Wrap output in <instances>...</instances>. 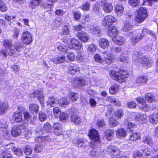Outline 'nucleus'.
Returning <instances> with one entry per match:
<instances>
[{
  "label": "nucleus",
  "instance_id": "f257e3e1",
  "mask_svg": "<svg viewBox=\"0 0 158 158\" xmlns=\"http://www.w3.org/2000/svg\"><path fill=\"white\" fill-rule=\"evenodd\" d=\"M141 53L135 51L134 52L133 58L135 61V64L137 66L145 65L150 66L153 62V60L150 57L143 56L140 57Z\"/></svg>",
  "mask_w": 158,
  "mask_h": 158
},
{
  "label": "nucleus",
  "instance_id": "f03ea898",
  "mask_svg": "<svg viewBox=\"0 0 158 158\" xmlns=\"http://www.w3.org/2000/svg\"><path fill=\"white\" fill-rule=\"evenodd\" d=\"M88 136L90 139L93 140L91 144L94 146H91V147L94 149L96 148L97 146L100 142V137L98 132L95 129H92L89 131Z\"/></svg>",
  "mask_w": 158,
  "mask_h": 158
},
{
  "label": "nucleus",
  "instance_id": "7ed1b4c3",
  "mask_svg": "<svg viewBox=\"0 0 158 158\" xmlns=\"http://www.w3.org/2000/svg\"><path fill=\"white\" fill-rule=\"evenodd\" d=\"M119 72H116L114 70L110 71L109 74L111 78H114V79H124L128 77L127 72L124 69L120 68L118 69Z\"/></svg>",
  "mask_w": 158,
  "mask_h": 158
},
{
  "label": "nucleus",
  "instance_id": "20e7f679",
  "mask_svg": "<svg viewBox=\"0 0 158 158\" xmlns=\"http://www.w3.org/2000/svg\"><path fill=\"white\" fill-rule=\"evenodd\" d=\"M137 11V15L134 20L137 23H140L148 17L147 10L145 7H141Z\"/></svg>",
  "mask_w": 158,
  "mask_h": 158
},
{
  "label": "nucleus",
  "instance_id": "39448f33",
  "mask_svg": "<svg viewBox=\"0 0 158 158\" xmlns=\"http://www.w3.org/2000/svg\"><path fill=\"white\" fill-rule=\"evenodd\" d=\"M21 40L25 44L28 45L32 41V35L28 31H24L22 34Z\"/></svg>",
  "mask_w": 158,
  "mask_h": 158
},
{
  "label": "nucleus",
  "instance_id": "423d86ee",
  "mask_svg": "<svg viewBox=\"0 0 158 158\" xmlns=\"http://www.w3.org/2000/svg\"><path fill=\"white\" fill-rule=\"evenodd\" d=\"M106 151L108 153L111 154V155L115 157H118L120 155V151L115 146L111 145L107 147Z\"/></svg>",
  "mask_w": 158,
  "mask_h": 158
},
{
  "label": "nucleus",
  "instance_id": "0eeeda50",
  "mask_svg": "<svg viewBox=\"0 0 158 158\" xmlns=\"http://www.w3.org/2000/svg\"><path fill=\"white\" fill-rule=\"evenodd\" d=\"M15 51L12 49H2L0 51V56L3 59H5L8 55L14 56L15 55Z\"/></svg>",
  "mask_w": 158,
  "mask_h": 158
},
{
  "label": "nucleus",
  "instance_id": "6e6552de",
  "mask_svg": "<svg viewBox=\"0 0 158 158\" xmlns=\"http://www.w3.org/2000/svg\"><path fill=\"white\" fill-rule=\"evenodd\" d=\"M69 45V48L70 49L73 48L76 50L80 49L82 47V44L76 39L71 40L70 44Z\"/></svg>",
  "mask_w": 158,
  "mask_h": 158
},
{
  "label": "nucleus",
  "instance_id": "1a4fd4ad",
  "mask_svg": "<svg viewBox=\"0 0 158 158\" xmlns=\"http://www.w3.org/2000/svg\"><path fill=\"white\" fill-rule=\"evenodd\" d=\"M136 100L138 104H139V106L140 109L144 111H148L149 109V106L146 104L143 98H137Z\"/></svg>",
  "mask_w": 158,
  "mask_h": 158
},
{
  "label": "nucleus",
  "instance_id": "9d476101",
  "mask_svg": "<svg viewBox=\"0 0 158 158\" xmlns=\"http://www.w3.org/2000/svg\"><path fill=\"white\" fill-rule=\"evenodd\" d=\"M143 35H140L139 31H137L134 32L132 34L131 39V43L133 45L141 40L143 38Z\"/></svg>",
  "mask_w": 158,
  "mask_h": 158
},
{
  "label": "nucleus",
  "instance_id": "9b49d317",
  "mask_svg": "<svg viewBox=\"0 0 158 158\" xmlns=\"http://www.w3.org/2000/svg\"><path fill=\"white\" fill-rule=\"evenodd\" d=\"M116 19L112 15H108L105 16L103 19V25L104 26H109L116 21Z\"/></svg>",
  "mask_w": 158,
  "mask_h": 158
},
{
  "label": "nucleus",
  "instance_id": "f8f14e48",
  "mask_svg": "<svg viewBox=\"0 0 158 158\" xmlns=\"http://www.w3.org/2000/svg\"><path fill=\"white\" fill-rule=\"evenodd\" d=\"M153 151H151L148 148L145 149L142 153V156L144 158H151L152 154L153 152H156L158 150L157 148H155L154 146L152 147Z\"/></svg>",
  "mask_w": 158,
  "mask_h": 158
},
{
  "label": "nucleus",
  "instance_id": "ddd939ff",
  "mask_svg": "<svg viewBox=\"0 0 158 158\" xmlns=\"http://www.w3.org/2000/svg\"><path fill=\"white\" fill-rule=\"evenodd\" d=\"M77 36L81 41L83 43L87 42L89 39L88 34L84 31H81L77 33Z\"/></svg>",
  "mask_w": 158,
  "mask_h": 158
},
{
  "label": "nucleus",
  "instance_id": "4468645a",
  "mask_svg": "<svg viewBox=\"0 0 158 158\" xmlns=\"http://www.w3.org/2000/svg\"><path fill=\"white\" fill-rule=\"evenodd\" d=\"M53 128L55 130V134L57 135L63 134V131L62 126L60 124L58 123H55L53 125Z\"/></svg>",
  "mask_w": 158,
  "mask_h": 158
},
{
  "label": "nucleus",
  "instance_id": "2eb2a0df",
  "mask_svg": "<svg viewBox=\"0 0 158 158\" xmlns=\"http://www.w3.org/2000/svg\"><path fill=\"white\" fill-rule=\"evenodd\" d=\"M33 95L35 97L37 98L38 100L41 104H43L44 103V96L42 91H40L36 89L34 91Z\"/></svg>",
  "mask_w": 158,
  "mask_h": 158
},
{
  "label": "nucleus",
  "instance_id": "dca6fc26",
  "mask_svg": "<svg viewBox=\"0 0 158 158\" xmlns=\"http://www.w3.org/2000/svg\"><path fill=\"white\" fill-rule=\"evenodd\" d=\"M102 54L105 63L107 64H111L113 59L112 55L110 53L106 52H103Z\"/></svg>",
  "mask_w": 158,
  "mask_h": 158
},
{
  "label": "nucleus",
  "instance_id": "f3484780",
  "mask_svg": "<svg viewBox=\"0 0 158 158\" xmlns=\"http://www.w3.org/2000/svg\"><path fill=\"white\" fill-rule=\"evenodd\" d=\"M102 54L105 63L107 64H111L113 59L112 55L110 53L106 52H103Z\"/></svg>",
  "mask_w": 158,
  "mask_h": 158
},
{
  "label": "nucleus",
  "instance_id": "a211bd4d",
  "mask_svg": "<svg viewBox=\"0 0 158 158\" xmlns=\"http://www.w3.org/2000/svg\"><path fill=\"white\" fill-rule=\"evenodd\" d=\"M108 32V35L113 38L118 34V31L116 27L111 26L109 27Z\"/></svg>",
  "mask_w": 158,
  "mask_h": 158
},
{
  "label": "nucleus",
  "instance_id": "6ab92c4d",
  "mask_svg": "<svg viewBox=\"0 0 158 158\" xmlns=\"http://www.w3.org/2000/svg\"><path fill=\"white\" fill-rule=\"evenodd\" d=\"M9 108V105L7 102H0V114H4Z\"/></svg>",
  "mask_w": 158,
  "mask_h": 158
},
{
  "label": "nucleus",
  "instance_id": "aec40b11",
  "mask_svg": "<svg viewBox=\"0 0 158 158\" xmlns=\"http://www.w3.org/2000/svg\"><path fill=\"white\" fill-rule=\"evenodd\" d=\"M47 102L48 105L51 106H56L58 104L57 99L54 98L52 96H51L49 98Z\"/></svg>",
  "mask_w": 158,
  "mask_h": 158
},
{
  "label": "nucleus",
  "instance_id": "412c9836",
  "mask_svg": "<svg viewBox=\"0 0 158 158\" xmlns=\"http://www.w3.org/2000/svg\"><path fill=\"white\" fill-rule=\"evenodd\" d=\"M22 131L19 126H15L12 128L11 132L12 135L14 137L19 136Z\"/></svg>",
  "mask_w": 158,
  "mask_h": 158
},
{
  "label": "nucleus",
  "instance_id": "4be33fe9",
  "mask_svg": "<svg viewBox=\"0 0 158 158\" xmlns=\"http://www.w3.org/2000/svg\"><path fill=\"white\" fill-rule=\"evenodd\" d=\"M117 137L119 139H123L126 137L127 133L126 131L123 129L117 130L115 133Z\"/></svg>",
  "mask_w": 158,
  "mask_h": 158
},
{
  "label": "nucleus",
  "instance_id": "5701e85b",
  "mask_svg": "<svg viewBox=\"0 0 158 158\" xmlns=\"http://www.w3.org/2000/svg\"><path fill=\"white\" fill-rule=\"evenodd\" d=\"M114 10L118 15L121 16L123 14L124 8L122 5L118 4L115 6Z\"/></svg>",
  "mask_w": 158,
  "mask_h": 158
},
{
  "label": "nucleus",
  "instance_id": "b1692460",
  "mask_svg": "<svg viewBox=\"0 0 158 158\" xmlns=\"http://www.w3.org/2000/svg\"><path fill=\"white\" fill-rule=\"evenodd\" d=\"M105 136L107 140L110 141L112 139L114 135V131L113 130L107 129L104 132Z\"/></svg>",
  "mask_w": 158,
  "mask_h": 158
},
{
  "label": "nucleus",
  "instance_id": "393cba45",
  "mask_svg": "<svg viewBox=\"0 0 158 158\" xmlns=\"http://www.w3.org/2000/svg\"><path fill=\"white\" fill-rule=\"evenodd\" d=\"M88 30L93 34H98L100 31V29L98 26L94 25H89L88 26Z\"/></svg>",
  "mask_w": 158,
  "mask_h": 158
},
{
  "label": "nucleus",
  "instance_id": "a878e982",
  "mask_svg": "<svg viewBox=\"0 0 158 158\" xmlns=\"http://www.w3.org/2000/svg\"><path fill=\"white\" fill-rule=\"evenodd\" d=\"M112 41L115 44L118 45H122L125 43L123 37L120 36H117L112 38Z\"/></svg>",
  "mask_w": 158,
  "mask_h": 158
},
{
  "label": "nucleus",
  "instance_id": "bb28decb",
  "mask_svg": "<svg viewBox=\"0 0 158 158\" xmlns=\"http://www.w3.org/2000/svg\"><path fill=\"white\" fill-rule=\"evenodd\" d=\"M109 44V41L106 39H101L99 41V46L104 49L107 48Z\"/></svg>",
  "mask_w": 158,
  "mask_h": 158
},
{
  "label": "nucleus",
  "instance_id": "cd10ccee",
  "mask_svg": "<svg viewBox=\"0 0 158 158\" xmlns=\"http://www.w3.org/2000/svg\"><path fill=\"white\" fill-rule=\"evenodd\" d=\"M68 69L69 72L71 74L75 73L78 70L77 66L73 63H71L68 65Z\"/></svg>",
  "mask_w": 158,
  "mask_h": 158
},
{
  "label": "nucleus",
  "instance_id": "c85d7f7f",
  "mask_svg": "<svg viewBox=\"0 0 158 158\" xmlns=\"http://www.w3.org/2000/svg\"><path fill=\"white\" fill-rule=\"evenodd\" d=\"M52 61L55 64H58L64 62L65 60V56L63 55H60L57 57L54 58Z\"/></svg>",
  "mask_w": 158,
  "mask_h": 158
},
{
  "label": "nucleus",
  "instance_id": "c756f323",
  "mask_svg": "<svg viewBox=\"0 0 158 158\" xmlns=\"http://www.w3.org/2000/svg\"><path fill=\"white\" fill-rule=\"evenodd\" d=\"M42 2V0H31L29 4V6L31 8L34 9L36 6H39Z\"/></svg>",
  "mask_w": 158,
  "mask_h": 158
},
{
  "label": "nucleus",
  "instance_id": "7c9ffc66",
  "mask_svg": "<svg viewBox=\"0 0 158 158\" xmlns=\"http://www.w3.org/2000/svg\"><path fill=\"white\" fill-rule=\"evenodd\" d=\"M143 142L146 144L149 145L150 146L153 145V142L152 138L149 136H144L143 138Z\"/></svg>",
  "mask_w": 158,
  "mask_h": 158
},
{
  "label": "nucleus",
  "instance_id": "2f4dec72",
  "mask_svg": "<svg viewBox=\"0 0 158 158\" xmlns=\"http://www.w3.org/2000/svg\"><path fill=\"white\" fill-rule=\"evenodd\" d=\"M35 141L40 143L41 142L49 141H50L51 138L49 136H39L35 138Z\"/></svg>",
  "mask_w": 158,
  "mask_h": 158
},
{
  "label": "nucleus",
  "instance_id": "473e14b6",
  "mask_svg": "<svg viewBox=\"0 0 158 158\" xmlns=\"http://www.w3.org/2000/svg\"><path fill=\"white\" fill-rule=\"evenodd\" d=\"M103 9L105 12L109 13L112 11L113 9V7L109 3H104L103 5Z\"/></svg>",
  "mask_w": 158,
  "mask_h": 158
},
{
  "label": "nucleus",
  "instance_id": "72a5a7b5",
  "mask_svg": "<svg viewBox=\"0 0 158 158\" xmlns=\"http://www.w3.org/2000/svg\"><path fill=\"white\" fill-rule=\"evenodd\" d=\"M107 100L116 106H119L121 105L120 102L112 96L108 97L107 98Z\"/></svg>",
  "mask_w": 158,
  "mask_h": 158
},
{
  "label": "nucleus",
  "instance_id": "f704fd0d",
  "mask_svg": "<svg viewBox=\"0 0 158 158\" xmlns=\"http://www.w3.org/2000/svg\"><path fill=\"white\" fill-rule=\"evenodd\" d=\"M13 156L7 150H2L0 152V158H12Z\"/></svg>",
  "mask_w": 158,
  "mask_h": 158
},
{
  "label": "nucleus",
  "instance_id": "c9c22d12",
  "mask_svg": "<svg viewBox=\"0 0 158 158\" xmlns=\"http://www.w3.org/2000/svg\"><path fill=\"white\" fill-rule=\"evenodd\" d=\"M132 25L129 21L125 22L123 26V30L125 31H127L132 29Z\"/></svg>",
  "mask_w": 158,
  "mask_h": 158
},
{
  "label": "nucleus",
  "instance_id": "e433bc0d",
  "mask_svg": "<svg viewBox=\"0 0 158 158\" xmlns=\"http://www.w3.org/2000/svg\"><path fill=\"white\" fill-rule=\"evenodd\" d=\"M149 121L153 125H156L158 122V117L156 114H151L149 118Z\"/></svg>",
  "mask_w": 158,
  "mask_h": 158
},
{
  "label": "nucleus",
  "instance_id": "4c0bfd02",
  "mask_svg": "<svg viewBox=\"0 0 158 158\" xmlns=\"http://www.w3.org/2000/svg\"><path fill=\"white\" fill-rule=\"evenodd\" d=\"M12 40H6L3 42L4 46L6 49H12Z\"/></svg>",
  "mask_w": 158,
  "mask_h": 158
},
{
  "label": "nucleus",
  "instance_id": "58836bf2",
  "mask_svg": "<svg viewBox=\"0 0 158 158\" xmlns=\"http://www.w3.org/2000/svg\"><path fill=\"white\" fill-rule=\"evenodd\" d=\"M8 125L6 121L4 119H2L0 120V129L2 131H4L7 129Z\"/></svg>",
  "mask_w": 158,
  "mask_h": 158
},
{
  "label": "nucleus",
  "instance_id": "ea45409f",
  "mask_svg": "<svg viewBox=\"0 0 158 158\" xmlns=\"http://www.w3.org/2000/svg\"><path fill=\"white\" fill-rule=\"evenodd\" d=\"M58 51L61 54H64L68 51V48L66 46L62 44L57 47Z\"/></svg>",
  "mask_w": 158,
  "mask_h": 158
},
{
  "label": "nucleus",
  "instance_id": "a19ab883",
  "mask_svg": "<svg viewBox=\"0 0 158 158\" xmlns=\"http://www.w3.org/2000/svg\"><path fill=\"white\" fill-rule=\"evenodd\" d=\"M140 138V134L138 132L133 133L130 136V140L135 141Z\"/></svg>",
  "mask_w": 158,
  "mask_h": 158
},
{
  "label": "nucleus",
  "instance_id": "79ce46f5",
  "mask_svg": "<svg viewBox=\"0 0 158 158\" xmlns=\"http://www.w3.org/2000/svg\"><path fill=\"white\" fill-rule=\"evenodd\" d=\"M145 98L146 100L150 103L157 100L154 95L151 93H148L146 94Z\"/></svg>",
  "mask_w": 158,
  "mask_h": 158
},
{
  "label": "nucleus",
  "instance_id": "37998d69",
  "mask_svg": "<svg viewBox=\"0 0 158 158\" xmlns=\"http://www.w3.org/2000/svg\"><path fill=\"white\" fill-rule=\"evenodd\" d=\"M22 115L20 112H16L14 114L13 118L15 121L19 122L21 121L22 120Z\"/></svg>",
  "mask_w": 158,
  "mask_h": 158
},
{
  "label": "nucleus",
  "instance_id": "c03bdc74",
  "mask_svg": "<svg viewBox=\"0 0 158 158\" xmlns=\"http://www.w3.org/2000/svg\"><path fill=\"white\" fill-rule=\"evenodd\" d=\"M79 97V95L75 92H72L69 96V98L73 102L76 101Z\"/></svg>",
  "mask_w": 158,
  "mask_h": 158
},
{
  "label": "nucleus",
  "instance_id": "a18cd8bd",
  "mask_svg": "<svg viewBox=\"0 0 158 158\" xmlns=\"http://www.w3.org/2000/svg\"><path fill=\"white\" fill-rule=\"evenodd\" d=\"M29 109L32 113H37L39 111V106L36 104H31L29 106Z\"/></svg>",
  "mask_w": 158,
  "mask_h": 158
},
{
  "label": "nucleus",
  "instance_id": "49530a36",
  "mask_svg": "<svg viewBox=\"0 0 158 158\" xmlns=\"http://www.w3.org/2000/svg\"><path fill=\"white\" fill-rule=\"evenodd\" d=\"M71 121L75 124H78L81 122L80 118L77 115H73L71 116Z\"/></svg>",
  "mask_w": 158,
  "mask_h": 158
},
{
  "label": "nucleus",
  "instance_id": "de8ad7c7",
  "mask_svg": "<svg viewBox=\"0 0 158 158\" xmlns=\"http://www.w3.org/2000/svg\"><path fill=\"white\" fill-rule=\"evenodd\" d=\"M73 143L79 147H83L84 142L81 139H77L73 141Z\"/></svg>",
  "mask_w": 158,
  "mask_h": 158
},
{
  "label": "nucleus",
  "instance_id": "09e8293b",
  "mask_svg": "<svg viewBox=\"0 0 158 158\" xmlns=\"http://www.w3.org/2000/svg\"><path fill=\"white\" fill-rule=\"evenodd\" d=\"M58 103L60 105L62 106L63 107H65V105H68L70 103L69 101L68 100V99L65 98H62L58 100Z\"/></svg>",
  "mask_w": 158,
  "mask_h": 158
},
{
  "label": "nucleus",
  "instance_id": "8fccbe9b",
  "mask_svg": "<svg viewBox=\"0 0 158 158\" xmlns=\"http://www.w3.org/2000/svg\"><path fill=\"white\" fill-rule=\"evenodd\" d=\"M146 116L140 114L137 115L135 118V120L141 123H145L146 121Z\"/></svg>",
  "mask_w": 158,
  "mask_h": 158
},
{
  "label": "nucleus",
  "instance_id": "3c124183",
  "mask_svg": "<svg viewBox=\"0 0 158 158\" xmlns=\"http://www.w3.org/2000/svg\"><path fill=\"white\" fill-rule=\"evenodd\" d=\"M12 150L14 154L18 156H21L23 154L22 149L20 148L14 147L12 148Z\"/></svg>",
  "mask_w": 158,
  "mask_h": 158
},
{
  "label": "nucleus",
  "instance_id": "603ef678",
  "mask_svg": "<svg viewBox=\"0 0 158 158\" xmlns=\"http://www.w3.org/2000/svg\"><path fill=\"white\" fill-rule=\"evenodd\" d=\"M8 10V7L6 3L3 1L0 0V11L5 12Z\"/></svg>",
  "mask_w": 158,
  "mask_h": 158
},
{
  "label": "nucleus",
  "instance_id": "864d4df0",
  "mask_svg": "<svg viewBox=\"0 0 158 158\" xmlns=\"http://www.w3.org/2000/svg\"><path fill=\"white\" fill-rule=\"evenodd\" d=\"M139 32L140 33V35H143V37L147 33L153 36L155 35L154 33L148 29H143L142 31L140 32Z\"/></svg>",
  "mask_w": 158,
  "mask_h": 158
},
{
  "label": "nucleus",
  "instance_id": "5fc2aeb1",
  "mask_svg": "<svg viewBox=\"0 0 158 158\" xmlns=\"http://www.w3.org/2000/svg\"><path fill=\"white\" fill-rule=\"evenodd\" d=\"M69 32L70 31L69 27L67 25H64L60 33L63 35H66L69 34Z\"/></svg>",
  "mask_w": 158,
  "mask_h": 158
},
{
  "label": "nucleus",
  "instance_id": "6e6d98bb",
  "mask_svg": "<svg viewBox=\"0 0 158 158\" xmlns=\"http://www.w3.org/2000/svg\"><path fill=\"white\" fill-rule=\"evenodd\" d=\"M39 118L40 121H45L47 119V116L44 113L40 111L39 114Z\"/></svg>",
  "mask_w": 158,
  "mask_h": 158
},
{
  "label": "nucleus",
  "instance_id": "4d7b16f0",
  "mask_svg": "<svg viewBox=\"0 0 158 158\" xmlns=\"http://www.w3.org/2000/svg\"><path fill=\"white\" fill-rule=\"evenodd\" d=\"M118 87L116 85L112 86L109 89V92L111 94H115L118 90Z\"/></svg>",
  "mask_w": 158,
  "mask_h": 158
},
{
  "label": "nucleus",
  "instance_id": "13d9d810",
  "mask_svg": "<svg viewBox=\"0 0 158 158\" xmlns=\"http://www.w3.org/2000/svg\"><path fill=\"white\" fill-rule=\"evenodd\" d=\"M136 125L134 124L129 122L128 123L127 128L129 131H132L136 128Z\"/></svg>",
  "mask_w": 158,
  "mask_h": 158
},
{
  "label": "nucleus",
  "instance_id": "bf43d9fd",
  "mask_svg": "<svg viewBox=\"0 0 158 158\" xmlns=\"http://www.w3.org/2000/svg\"><path fill=\"white\" fill-rule=\"evenodd\" d=\"M23 150L25 154L27 155H31L32 152V149L28 145L26 146L25 147Z\"/></svg>",
  "mask_w": 158,
  "mask_h": 158
},
{
  "label": "nucleus",
  "instance_id": "052dcab7",
  "mask_svg": "<svg viewBox=\"0 0 158 158\" xmlns=\"http://www.w3.org/2000/svg\"><path fill=\"white\" fill-rule=\"evenodd\" d=\"M139 0H129V3L133 7H135L139 5Z\"/></svg>",
  "mask_w": 158,
  "mask_h": 158
},
{
  "label": "nucleus",
  "instance_id": "680f3d73",
  "mask_svg": "<svg viewBox=\"0 0 158 158\" xmlns=\"http://www.w3.org/2000/svg\"><path fill=\"white\" fill-rule=\"evenodd\" d=\"M14 48L15 49L14 50L15 51V56L17 55L16 51L18 52H19L21 51L22 49L23 48V45L21 44H19L16 45H15L14 46Z\"/></svg>",
  "mask_w": 158,
  "mask_h": 158
},
{
  "label": "nucleus",
  "instance_id": "e2e57ef3",
  "mask_svg": "<svg viewBox=\"0 0 158 158\" xmlns=\"http://www.w3.org/2000/svg\"><path fill=\"white\" fill-rule=\"evenodd\" d=\"M67 58H68V60H66V61L67 62H69L71 61H73L74 60L75 56L73 53L71 52L67 54Z\"/></svg>",
  "mask_w": 158,
  "mask_h": 158
},
{
  "label": "nucleus",
  "instance_id": "0e129e2a",
  "mask_svg": "<svg viewBox=\"0 0 158 158\" xmlns=\"http://www.w3.org/2000/svg\"><path fill=\"white\" fill-rule=\"evenodd\" d=\"M53 113L54 115L56 117H59L61 114L60 110L57 107H55L53 108Z\"/></svg>",
  "mask_w": 158,
  "mask_h": 158
},
{
  "label": "nucleus",
  "instance_id": "69168bd1",
  "mask_svg": "<svg viewBox=\"0 0 158 158\" xmlns=\"http://www.w3.org/2000/svg\"><path fill=\"white\" fill-rule=\"evenodd\" d=\"M59 117H60V120L62 121H65L68 119L69 118V116L67 114L64 112L61 113Z\"/></svg>",
  "mask_w": 158,
  "mask_h": 158
},
{
  "label": "nucleus",
  "instance_id": "338daca9",
  "mask_svg": "<svg viewBox=\"0 0 158 158\" xmlns=\"http://www.w3.org/2000/svg\"><path fill=\"white\" fill-rule=\"evenodd\" d=\"M115 115L117 118L120 119L123 116V112L121 110H118L115 112Z\"/></svg>",
  "mask_w": 158,
  "mask_h": 158
},
{
  "label": "nucleus",
  "instance_id": "774afa93",
  "mask_svg": "<svg viewBox=\"0 0 158 158\" xmlns=\"http://www.w3.org/2000/svg\"><path fill=\"white\" fill-rule=\"evenodd\" d=\"M110 50L112 52H118L121 51V48L120 47H116L112 46L110 48Z\"/></svg>",
  "mask_w": 158,
  "mask_h": 158
}]
</instances>
